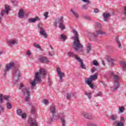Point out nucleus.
I'll return each mask as SVG.
<instances>
[{
	"label": "nucleus",
	"instance_id": "ea45409f",
	"mask_svg": "<svg viewBox=\"0 0 126 126\" xmlns=\"http://www.w3.org/2000/svg\"><path fill=\"white\" fill-rule=\"evenodd\" d=\"M93 64H94V65H95L96 66H97L99 65V63H98L97 60H94L93 61Z\"/></svg>",
	"mask_w": 126,
	"mask_h": 126
},
{
	"label": "nucleus",
	"instance_id": "7ed1b4c3",
	"mask_svg": "<svg viewBox=\"0 0 126 126\" xmlns=\"http://www.w3.org/2000/svg\"><path fill=\"white\" fill-rule=\"evenodd\" d=\"M110 76L113 77V83L114 88L113 90V91H116L120 86V84L119 83L120 81V76L118 75L115 72H111L110 74Z\"/></svg>",
	"mask_w": 126,
	"mask_h": 126
},
{
	"label": "nucleus",
	"instance_id": "39448f33",
	"mask_svg": "<svg viewBox=\"0 0 126 126\" xmlns=\"http://www.w3.org/2000/svg\"><path fill=\"white\" fill-rule=\"evenodd\" d=\"M13 77L14 79H15V84H16L18 82V80L21 77V71L18 68L14 69L13 72Z\"/></svg>",
	"mask_w": 126,
	"mask_h": 126
},
{
	"label": "nucleus",
	"instance_id": "3c124183",
	"mask_svg": "<svg viewBox=\"0 0 126 126\" xmlns=\"http://www.w3.org/2000/svg\"><path fill=\"white\" fill-rule=\"evenodd\" d=\"M21 116H22V119H25L27 117L26 114L23 113Z\"/></svg>",
	"mask_w": 126,
	"mask_h": 126
},
{
	"label": "nucleus",
	"instance_id": "e2e57ef3",
	"mask_svg": "<svg viewBox=\"0 0 126 126\" xmlns=\"http://www.w3.org/2000/svg\"><path fill=\"white\" fill-rule=\"evenodd\" d=\"M102 64H103V65H105V62H104V61H102Z\"/></svg>",
	"mask_w": 126,
	"mask_h": 126
},
{
	"label": "nucleus",
	"instance_id": "b1692460",
	"mask_svg": "<svg viewBox=\"0 0 126 126\" xmlns=\"http://www.w3.org/2000/svg\"><path fill=\"white\" fill-rule=\"evenodd\" d=\"M50 112L54 115V114H56L57 113V111L56 110V106L51 105L50 106Z\"/></svg>",
	"mask_w": 126,
	"mask_h": 126
},
{
	"label": "nucleus",
	"instance_id": "a18cd8bd",
	"mask_svg": "<svg viewBox=\"0 0 126 126\" xmlns=\"http://www.w3.org/2000/svg\"><path fill=\"white\" fill-rule=\"evenodd\" d=\"M42 102L43 103L45 104V105H48V104H49V100L46 99H43L42 100Z\"/></svg>",
	"mask_w": 126,
	"mask_h": 126
},
{
	"label": "nucleus",
	"instance_id": "20e7f679",
	"mask_svg": "<svg viewBox=\"0 0 126 126\" xmlns=\"http://www.w3.org/2000/svg\"><path fill=\"white\" fill-rule=\"evenodd\" d=\"M98 78V74L97 73L94 74L93 75H91L90 78H88L86 80V83L87 84L90 88L93 89L94 88V85L92 84V82L94 80H96Z\"/></svg>",
	"mask_w": 126,
	"mask_h": 126
},
{
	"label": "nucleus",
	"instance_id": "6e6d98bb",
	"mask_svg": "<svg viewBox=\"0 0 126 126\" xmlns=\"http://www.w3.org/2000/svg\"><path fill=\"white\" fill-rule=\"evenodd\" d=\"M27 55L28 56H31V52H30V50H28L27 52Z\"/></svg>",
	"mask_w": 126,
	"mask_h": 126
},
{
	"label": "nucleus",
	"instance_id": "864d4df0",
	"mask_svg": "<svg viewBox=\"0 0 126 126\" xmlns=\"http://www.w3.org/2000/svg\"><path fill=\"white\" fill-rule=\"evenodd\" d=\"M96 25H97V27H98V28H102V25H101V24H100V23H97L96 24Z\"/></svg>",
	"mask_w": 126,
	"mask_h": 126
},
{
	"label": "nucleus",
	"instance_id": "1a4fd4ad",
	"mask_svg": "<svg viewBox=\"0 0 126 126\" xmlns=\"http://www.w3.org/2000/svg\"><path fill=\"white\" fill-rule=\"evenodd\" d=\"M57 72L59 77L60 78L59 82H63V78L65 76V74H64V72H62L61 68L60 67L57 68Z\"/></svg>",
	"mask_w": 126,
	"mask_h": 126
},
{
	"label": "nucleus",
	"instance_id": "09e8293b",
	"mask_svg": "<svg viewBox=\"0 0 126 126\" xmlns=\"http://www.w3.org/2000/svg\"><path fill=\"white\" fill-rule=\"evenodd\" d=\"M23 87H24V85H23V84L22 83H21L20 84V87L19 88V90H22H22L23 89L22 88H23Z\"/></svg>",
	"mask_w": 126,
	"mask_h": 126
},
{
	"label": "nucleus",
	"instance_id": "2eb2a0df",
	"mask_svg": "<svg viewBox=\"0 0 126 126\" xmlns=\"http://www.w3.org/2000/svg\"><path fill=\"white\" fill-rule=\"evenodd\" d=\"M39 34L43 36L44 38H47V37H48V35H47V33L45 31V29L44 28H40Z\"/></svg>",
	"mask_w": 126,
	"mask_h": 126
},
{
	"label": "nucleus",
	"instance_id": "603ef678",
	"mask_svg": "<svg viewBox=\"0 0 126 126\" xmlns=\"http://www.w3.org/2000/svg\"><path fill=\"white\" fill-rule=\"evenodd\" d=\"M102 95V93L99 92L97 94H96L95 95H94L95 97H98L99 96H101Z\"/></svg>",
	"mask_w": 126,
	"mask_h": 126
},
{
	"label": "nucleus",
	"instance_id": "f03ea898",
	"mask_svg": "<svg viewBox=\"0 0 126 126\" xmlns=\"http://www.w3.org/2000/svg\"><path fill=\"white\" fill-rule=\"evenodd\" d=\"M73 33L74 34V36L73 39H74V41L73 42V47L76 51H78L80 49H82L83 48V45L80 43L79 41V35H78V32L75 30L73 29Z\"/></svg>",
	"mask_w": 126,
	"mask_h": 126
},
{
	"label": "nucleus",
	"instance_id": "5fc2aeb1",
	"mask_svg": "<svg viewBox=\"0 0 126 126\" xmlns=\"http://www.w3.org/2000/svg\"><path fill=\"white\" fill-rule=\"evenodd\" d=\"M94 12L95 13H98V12H99V9L95 8L94 9Z\"/></svg>",
	"mask_w": 126,
	"mask_h": 126
},
{
	"label": "nucleus",
	"instance_id": "f8f14e48",
	"mask_svg": "<svg viewBox=\"0 0 126 126\" xmlns=\"http://www.w3.org/2000/svg\"><path fill=\"white\" fill-rule=\"evenodd\" d=\"M58 23H59V25L63 23V17L62 16L60 19H57L55 20L54 23L55 27H58Z\"/></svg>",
	"mask_w": 126,
	"mask_h": 126
},
{
	"label": "nucleus",
	"instance_id": "cd10ccee",
	"mask_svg": "<svg viewBox=\"0 0 126 126\" xmlns=\"http://www.w3.org/2000/svg\"><path fill=\"white\" fill-rule=\"evenodd\" d=\"M31 112L32 114L34 115V117L35 118H37V116H38V115L37 114V113H36V112L35 111V109H34V108L33 107H32Z\"/></svg>",
	"mask_w": 126,
	"mask_h": 126
},
{
	"label": "nucleus",
	"instance_id": "13d9d810",
	"mask_svg": "<svg viewBox=\"0 0 126 126\" xmlns=\"http://www.w3.org/2000/svg\"><path fill=\"white\" fill-rule=\"evenodd\" d=\"M54 118H55V116H54V114H53L52 116V117L50 118V120L51 122H53V121H54Z\"/></svg>",
	"mask_w": 126,
	"mask_h": 126
},
{
	"label": "nucleus",
	"instance_id": "e433bc0d",
	"mask_svg": "<svg viewBox=\"0 0 126 126\" xmlns=\"http://www.w3.org/2000/svg\"><path fill=\"white\" fill-rule=\"evenodd\" d=\"M60 38L63 41H65V40H66V36L64 35V34H61Z\"/></svg>",
	"mask_w": 126,
	"mask_h": 126
},
{
	"label": "nucleus",
	"instance_id": "c756f323",
	"mask_svg": "<svg viewBox=\"0 0 126 126\" xmlns=\"http://www.w3.org/2000/svg\"><path fill=\"white\" fill-rule=\"evenodd\" d=\"M117 123H121V124H123V125H125V123H126V121L125 120V118L124 117H121L120 118V121H116Z\"/></svg>",
	"mask_w": 126,
	"mask_h": 126
},
{
	"label": "nucleus",
	"instance_id": "72a5a7b5",
	"mask_svg": "<svg viewBox=\"0 0 126 126\" xmlns=\"http://www.w3.org/2000/svg\"><path fill=\"white\" fill-rule=\"evenodd\" d=\"M75 59H76V61L80 63H81L83 62L82 60H81V59H80V57H78L76 55V56L75 57Z\"/></svg>",
	"mask_w": 126,
	"mask_h": 126
},
{
	"label": "nucleus",
	"instance_id": "bb28decb",
	"mask_svg": "<svg viewBox=\"0 0 126 126\" xmlns=\"http://www.w3.org/2000/svg\"><path fill=\"white\" fill-rule=\"evenodd\" d=\"M118 116L116 115H112L110 116V119L112 121H114L115 122H118L117 121V118Z\"/></svg>",
	"mask_w": 126,
	"mask_h": 126
},
{
	"label": "nucleus",
	"instance_id": "c03bdc74",
	"mask_svg": "<svg viewBox=\"0 0 126 126\" xmlns=\"http://www.w3.org/2000/svg\"><path fill=\"white\" fill-rule=\"evenodd\" d=\"M43 15L45 17V19H47L48 17H49V12H44Z\"/></svg>",
	"mask_w": 126,
	"mask_h": 126
},
{
	"label": "nucleus",
	"instance_id": "f704fd0d",
	"mask_svg": "<svg viewBox=\"0 0 126 126\" xmlns=\"http://www.w3.org/2000/svg\"><path fill=\"white\" fill-rule=\"evenodd\" d=\"M33 47H35V48H36L37 49H39V50H41V46L40 45H39V43H33Z\"/></svg>",
	"mask_w": 126,
	"mask_h": 126
},
{
	"label": "nucleus",
	"instance_id": "6e6552de",
	"mask_svg": "<svg viewBox=\"0 0 126 126\" xmlns=\"http://www.w3.org/2000/svg\"><path fill=\"white\" fill-rule=\"evenodd\" d=\"M9 11H10V8L9 6L6 5L5 6V10H2L0 13V20L2 19L3 15H8L9 13Z\"/></svg>",
	"mask_w": 126,
	"mask_h": 126
},
{
	"label": "nucleus",
	"instance_id": "9d476101",
	"mask_svg": "<svg viewBox=\"0 0 126 126\" xmlns=\"http://www.w3.org/2000/svg\"><path fill=\"white\" fill-rule=\"evenodd\" d=\"M61 119L62 126H65V115L63 112L60 113L58 115V117Z\"/></svg>",
	"mask_w": 126,
	"mask_h": 126
},
{
	"label": "nucleus",
	"instance_id": "a878e982",
	"mask_svg": "<svg viewBox=\"0 0 126 126\" xmlns=\"http://www.w3.org/2000/svg\"><path fill=\"white\" fill-rule=\"evenodd\" d=\"M92 45L91 44L89 43L87 45V54H89L90 53V51H91Z\"/></svg>",
	"mask_w": 126,
	"mask_h": 126
},
{
	"label": "nucleus",
	"instance_id": "c85d7f7f",
	"mask_svg": "<svg viewBox=\"0 0 126 126\" xmlns=\"http://www.w3.org/2000/svg\"><path fill=\"white\" fill-rule=\"evenodd\" d=\"M113 125L115 126H125L124 123L117 122L116 121L113 123Z\"/></svg>",
	"mask_w": 126,
	"mask_h": 126
},
{
	"label": "nucleus",
	"instance_id": "f257e3e1",
	"mask_svg": "<svg viewBox=\"0 0 126 126\" xmlns=\"http://www.w3.org/2000/svg\"><path fill=\"white\" fill-rule=\"evenodd\" d=\"M46 74L47 72L46 70L41 68L39 72H35L33 81L31 83L32 86H35V85H36V82H40V81H41V78H45V76H46Z\"/></svg>",
	"mask_w": 126,
	"mask_h": 126
},
{
	"label": "nucleus",
	"instance_id": "4d7b16f0",
	"mask_svg": "<svg viewBox=\"0 0 126 126\" xmlns=\"http://www.w3.org/2000/svg\"><path fill=\"white\" fill-rule=\"evenodd\" d=\"M124 13L125 15L126 16V7H124Z\"/></svg>",
	"mask_w": 126,
	"mask_h": 126
},
{
	"label": "nucleus",
	"instance_id": "dca6fc26",
	"mask_svg": "<svg viewBox=\"0 0 126 126\" xmlns=\"http://www.w3.org/2000/svg\"><path fill=\"white\" fill-rule=\"evenodd\" d=\"M41 20V19L39 18V17L36 16L34 18H30L28 20V21L29 23H35V22L37 21H40Z\"/></svg>",
	"mask_w": 126,
	"mask_h": 126
},
{
	"label": "nucleus",
	"instance_id": "473e14b6",
	"mask_svg": "<svg viewBox=\"0 0 126 126\" xmlns=\"http://www.w3.org/2000/svg\"><path fill=\"white\" fill-rule=\"evenodd\" d=\"M85 95H86V96H87L89 99H91L92 96L91 93H88L87 91H85Z\"/></svg>",
	"mask_w": 126,
	"mask_h": 126
},
{
	"label": "nucleus",
	"instance_id": "58836bf2",
	"mask_svg": "<svg viewBox=\"0 0 126 126\" xmlns=\"http://www.w3.org/2000/svg\"><path fill=\"white\" fill-rule=\"evenodd\" d=\"M6 107L7 109H10L11 108H12V106H11V104H10V102H7L6 103Z\"/></svg>",
	"mask_w": 126,
	"mask_h": 126
},
{
	"label": "nucleus",
	"instance_id": "4468645a",
	"mask_svg": "<svg viewBox=\"0 0 126 126\" xmlns=\"http://www.w3.org/2000/svg\"><path fill=\"white\" fill-rule=\"evenodd\" d=\"M28 123L30 126H37V122L32 118H29Z\"/></svg>",
	"mask_w": 126,
	"mask_h": 126
},
{
	"label": "nucleus",
	"instance_id": "bf43d9fd",
	"mask_svg": "<svg viewBox=\"0 0 126 126\" xmlns=\"http://www.w3.org/2000/svg\"><path fill=\"white\" fill-rule=\"evenodd\" d=\"M3 107L1 105H0V111H3Z\"/></svg>",
	"mask_w": 126,
	"mask_h": 126
},
{
	"label": "nucleus",
	"instance_id": "8fccbe9b",
	"mask_svg": "<svg viewBox=\"0 0 126 126\" xmlns=\"http://www.w3.org/2000/svg\"><path fill=\"white\" fill-rule=\"evenodd\" d=\"M66 97L67 99H70L71 98V94H67Z\"/></svg>",
	"mask_w": 126,
	"mask_h": 126
},
{
	"label": "nucleus",
	"instance_id": "a211bd4d",
	"mask_svg": "<svg viewBox=\"0 0 126 126\" xmlns=\"http://www.w3.org/2000/svg\"><path fill=\"white\" fill-rule=\"evenodd\" d=\"M7 44L8 46H13L15 44H17V42L15 39H11L7 41Z\"/></svg>",
	"mask_w": 126,
	"mask_h": 126
},
{
	"label": "nucleus",
	"instance_id": "4c0bfd02",
	"mask_svg": "<svg viewBox=\"0 0 126 126\" xmlns=\"http://www.w3.org/2000/svg\"><path fill=\"white\" fill-rule=\"evenodd\" d=\"M59 27L60 29H61V30H63L65 29V27H64V25L63 24V23L61 24L60 25H59Z\"/></svg>",
	"mask_w": 126,
	"mask_h": 126
},
{
	"label": "nucleus",
	"instance_id": "4be33fe9",
	"mask_svg": "<svg viewBox=\"0 0 126 126\" xmlns=\"http://www.w3.org/2000/svg\"><path fill=\"white\" fill-rule=\"evenodd\" d=\"M24 14H25L24 10H23V9H20L18 12L19 18H23V17H24Z\"/></svg>",
	"mask_w": 126,
	"mask_h": 126
},
{
	"label": "nucleus",
	"instance_id": "2f4dec72",
	"mask_svg": "<svg viewBox=\"0 0 126 126\" xmlns=\"http://www.w3.org/2000/svg\"><path fill=\"white\" fill-rule=\"evenodd\" d=\"M116 41L117 44L118 45V47L122 48V43H121V41H120V40H119V38L116 37Z\"/></svg>",
	"mask_w": 126,
	"mask_h": 126
},
{
	"label": "nucleus",
	"instance_id": "0e129e2a",
	"mask_svg": "<svg viewBox=\"0 0 126 126\" xmlns=\"http://www.w3.org/2000/svg\"><path fill=\"white\" fill-rule=\"evenodd\" d=\"M50 47L51 50H54V47H53V46L52 45H50Z\"/></svg>",
	"mask_w": 126,
	"mask_h": 126
},
{
	"label": "nucleus",
	"instance_id": "423d86ee",
	"mask_svg": "<svg viewBox=\"0 0 126 126\" xmlns=\"http://www.w3.org/2000/svg\"><path fill=\"white\" fill-rule=\"evenodd\" d=\"M14 65H15V64H14V63L13 62H11L8 64H7L5 65L3 70L4 71L3 76H6V75L7 74V72H8L9 70L11 69V68H13V67H14Z\"/></svg>",
	"mask_w": 126,
	"mask_h": 126
},
{
	"label": "nucleus",
	"instance_id": "aec40b11",
	"mask_svg": "<svg viewBox=\"0 0 126 126\" xmlns=\"http://www.w3.org/2000/svg\"><path fill=\"white\" fill-rule=\"evenodd\" d=\"M83 116L84 118L85 119H88V120H92V115L89 114V113H83Z\"/></svg>",
	"mask_w": 126,
	"mask_h": 126
},
{
	"label": "nucleus",
	"instance_id": "338daca9",
	"mask_svg": "<svg viewBox=\"0 0 126 126\" xmlns=\"http://www.w3.org/2000/svg\"><path fill=\"white\" fill-rule=\"evenodd\" d=\"M94 71H95V70L92 69V72H94Z\"/></svg>",
	"mask_w": 126,
	"mask_h": 126
},
{
	"label": "nucleus",
	"instance_id": "9b49d317",
	"mask_svg": "<svg viewBox=\"0 0 126 126\" xmlns=\"http://www.w3.org/2000/svg\"><path fill=\"white\" fill-rule=\"evenodd\" d=\"M104 34H106V32H103L102 31L98 30L92 33L91 37V38H97L98 37V35H104Z\"/></svg>",
	"mask_w": 126,
	"mask_h": 126
},
{
	"label": "nucleus",
	"instance_id": "69168bd1",
	"mask_svg": "<svg viewBox=\"0 0 126 126\" xmlns=\"http://www.w3.org/2000/svg\"><path fill=\"white\" fill-rule=\"evenodd\" d=\"M2 54H3V52H2V51H0V55H2Z\"/></svg>",
	"mask_w": 126,
	"mask_h": 126
},
{
	"label": "nucleus",
	"instance_id": "393cba45",
	"mask_svg": "<svg viewBox=\"0 0 126 126\" xmlns=\"http://www.w3.org/2000/svg\"><path fill=\"white\" fill-rule=\"evenodd\" d=\"M121 65L122 67L123 70L126 71V63L124 61H122L121 62Z\"/></svg>",
	"mask_w": 126,
	"mask_h": 126
},
{
	"label": "nucleus",
	"instance_id": "ddd939ff",
	"mask_svg": "<svg viewBox=\"0 0 126 126\" xmlns=\"http://www.w3.org/2000/svg\"><path fill=\"white\" fill-rule=\"evenodd\" d=\"M10 98V96L8 95H4L2 94H0V104H2V102H3V99L5 100V101H7L8 102L9 99Z\"/></svg>",
	"mask_w": 126,
	"mask_h": 126
},
{
	"label": "nucleus",
	"instance_id": "052dcab7",
	"mask_svg": "<svg viewBox=\"0 0 126 126\" xmlns=\"http://www.w3.org/2000/svg\"><path fill=\"white\" fill-rule=\"evenodd\" d=\"M82 8H83L84 9H86V6L85 5H83L82 6Z\"/></svg>",
	"mask_w": 126,
	"mask_h": 126
},
{
	"label": "nucleus",
	"instance_id": "37998d69",
	"mask_svg": "<svg viewBox=\"0 0 126 126\" xmlns=\"http://www.w3.org/2000/svg\"><path fill=\"white\" fill-rule=\"evenodd\" d=\"M83 18H85V19H87V20H91V18L86 15L83 16Z\"/></svg>",
	"mask_w": 126,
	"mask_h": 126
},
{
	"label": "nucleus",
	"instance_id": "680f3d73",
	"mask_svg": "<svg viewBox=\"0 0 126 126\" xmlns=\"http://www.w3.org/2000/svg\"><path fill=\"white\" fill-rule=\"evenodd\" d=\"M102 84H103V85L104 86H107V85H106V84H105V83H104V82H101Z\"/></svg>",
	"mask_w": 126,
	"mask_h": 126
},
{
	"label": "nucleus",
	"instance_id": "de8ad7c7",
	"mask_svg": "<svg viewBox=\"0 0 126 126\" xmlns=\"http://www.w3.org/2000/svg\"><path fill=\"white\" fill-rule=\"evenodd\" d=\"M84 2H87V4H91V2H90V0H82Z\"/></svg>",
	"mask_w": 126,
	"mask_h": 126
},
{
	"label": "nucleus",
	"instance_id": "f3484780",
	"mask_svg": "<svg viewBox=\"0 0 126 126\" xmlns=\"http://www.w3.org/2000/svg\"><path fill=\"white\" fill-rule=\"evenodd\" d=\"M40 63H49V59L46 57H41L39 59Z\"/></svg>",
	"mask_w": 126,
	"mask_h": 126
},
{
	"label": "nucleus",
	"instance_id": "6ab92c4d",
	"mask_svg": "<svg viewBox=\"0 0 126 126\" xmlns=\"http://www.w3.org/2000/svg\"><path fill=\"white\" fill-rule=\"evenodd\" d=\"M103 17L104 21L107 22L108 21V18L111 17V14H110V13H103Z\"/></svg>",
	"mask_w": 126,
	"mask_h": 126
},
{
	"label": "nucleus",
	"instance_id": "774afa93",
	"mask_svg": "<svg viewBox=\"0 0 126 126\" xmlns=\"http://www.w3.org/2000/svg\"><path fill=\"white\" fill-rule=\"evenodd\" d=\"M1 67V64L0 63V68Z\"/></svg>",
	"mask_w": 126,
	"mask_h": 126
},
{
	"label": "nucleus",
	"instance_id": "412c9836",
	"mask_svg": "<svg viewBox=\"0 0 126 126\" xmlns=\"http://www.w3.org/2000/svg\"><path fill=\"white\" fill-rule=\"evenodd\" d=\"M107 62L108 63V64L111 67L114 65V63H115V60L112 58H108L107 59Z\"/></svg>",
	"mask_w": 126,
	"mask_h": 126
},
{
	"label": "nucleus",
	"instance_id": "c9c22d12",
	"mask_svg": "<svg viewBox=\"0 0 126 126\" xmlns=\"http://www.w3.org/2000/svg\"><path fill=\"white\" fill-rule=\"evenodd\" d=\"M125 110H126V108H125V107L122 106L121 107L119 108V113H124V112L125 111Z\"/></svg>",
	"mask_w": 126,
	"mask_h": 126
},
{
	"label": "nucleus",
	"instance_id": "a19ab883",
	"mask_svg": "<svg viewBox=\"0 0 126 126\" xmlns=\"http://www.w3.org/2000/svg\"><path fill=\"white\" fill-rule=\"evenodd\" d=\"M80 65L81 68H82L83 69H86V66H85V64L83 63V62L80 63Z\"/></svg>",
	"mask_w": 126,
	"mask_h": 126
},
{
	"label": "nucleus",
	"instance_id": "5701e85b",
	"mask_svg": "<svg viewBox=\"0 0 126 126\" xmlns=\"http://www.w3.org/2000/svg\"><path fill=\"white\" fill-rule=\"evenodd\" d=\"M70 12L72 13L73 15H74V17H75L77 19L79 17V15H78V13L76 11L73 10V9H70Z\"/></svg>",
	"mask_w": 126,
	"mask_h": 126
},
{
	"label": "nucleus",
	"instance_id": "7c9ffc66",
	"mask_svg": "<svg viewBox=\"0 0 126 126\" xmlns=\"http://www.w3.org/2000/svg\"><path fill=\"white\" fill-rule=\"evenodd\" d=\"M67 55L70 58H75V57L76 56V55H75L74 54H73V53L71 52H68Z\"/></svg>",
	"mask_w": 126,
	"mask_h": 126
},
{
	"label": "nucleus",
	"instance_id": "49530a36",
	"mask_svg": "<svg viewBox=\"0 0 126 126\" xmlns=\"http://www.w3.org/2000/svg\"><path fill=\"white\" fill-rule=\"evenodd\" d=\"M49 55L51 57H53V56H54L55 55V51L52 50L51 52H49Z\"/></svg>",
	"mask_w": 126,
	"mask_h": 126
},
{
	"label": "nucleus",
	"instance_id": "0eeeda50",
	"mask_svg": "<svg viewBox=\"0 0 126 126\" xmlns=\"http://www.w3.org/2000/svg\"><path fill=\"white\" fill-rule=\"evenodd\" d=\"M22 93L24 96H26L25 101L26 102H28L30 100V90H29L28 88H25L22 90Z\"/></svg>",
	"mask_w": 126,
	"mask_h": 126
},
{
	"label": "nucleus",
	"instance_id": "79ce46f5",
	"mask_svg": "<svg viewBox=\"0 0 126 126\" xmlns=\"http://www.w3.org/2000/svg\"><path fill=\"white\" fill-rule=\"evenodd\" d=\"M17 114L18 116H21L22 115V110L21 109H18L17 110Z\"/></svg>",
	"mask_w": 126,
	"mask_h": 126
}]
</instances>
